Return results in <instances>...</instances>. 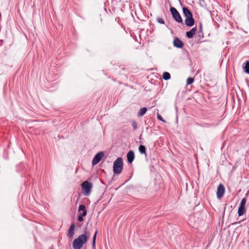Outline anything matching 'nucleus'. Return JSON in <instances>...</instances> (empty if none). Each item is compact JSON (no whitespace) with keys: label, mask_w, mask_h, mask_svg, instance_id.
<instances>
[{"label":"nucleus","mask_w":249,"mask_h":249,"mask_svg":"<svg viewBox=\"0 0 249 249\" xmlns=\"http://www.w3.org/2000/svg\"><path fill=\"white\" fill-rule=\"evenodd\" d=\"M182 12L184 16L186 18L185 24L188 27L193 26L195 23L192 12L186 7H182Z\"/></svg>","instance_id":"obj_1"},{"label":"nucleus","mask_w":249,"mask_h":249,"mask_svg":"<svg viewBox=\"0 0 249 249\" xmlns=\"http://www.w3.org/2000/svg\"><path fill=\"white\" fill-rule=\"evenodd\" d=\"M87 242V238L85 235H80L78 238L75 239L72 243L74 249H80L83 245Z\"/></svg>","instance_id":"obj_2"},{"label":"nucleus","mask_w":249,"mask_h":249,"mask_svg":"<svg viewBox=\"0 0 249 249\" xmlns=\"http://www.w3.org/2000/svg\"><path fill=\"white\" fill-rule=\"evenodd\" d=\"M123 168V162L122 158H118L113 163V171L114 174H119Z\"/></svg>","instance_id":"obj_3"},{"label":"nucleus","mask_w":249,"mask_h":249,"mask_svg":"<svg viewBox=\"0 0 249 249\" xmlns=\"http://www.w3.org/2000/svg\"><path fill=\"white\" fill-rule=\"evenodd\" d=\"M82 193L85 196L89 195L92 187V183L88 180L84 181L82 184Z\"/></svg>","instance_id":"obj_4"},{"label":"nucleus","mask_w":249,"mask_h":249,"mask_svg":"<svg viewBox=\"0 0 249 249\" xmlns=\"http://www.w3.org/2000/svg\"><path fill=\"white\" fill-rule=\"evenodd\" d=\"M170 11L172 15L173 18L177 22H178V23L182 22V18L180 15L179 14V12L175 8L173 7H171L170 8Z\"/></svg>","instance_id":"obj_5"},{"label":"nucleus","mask_w":249,"mask_h":249,"mask_svg":"<svg viewBox=\"0 0 249 249\" xmlns=\"http://www.w3.org/2000/svg\"><path fill=\"white\" fill-rule=\"evenodd\" d=\"M104 152L103 151H101L97 153L94 157L92 161V164L93 166L96 165L99 161L101 160L103 157L104 156Z\"/></svg>","instance_id":"obj_6"},{"label":"nucleus","mask_w":249,"mask_h":249,"mask_svg":"<svg viewBox=\"0 0 249 249\" xmlns=\"http://www.w3.org/2000/svg\"><path fill=\"white\" fill-rule=\"evenodd\" d=\"M225 187L224 185L220 183L217 189L216 196L218 199H221L225 193Z\"/></svg>","instance_id":"obj_7"},{"label":"nucleus","mask_w":249,"mask_h":249,"mask_svg":"<svg viewBox=\"0 0 249 249\" xmlns=\"http://www.w3.org/2000/svg\"><path fill=\"white\" fill-rule=\"evenodd\" d=\"M173 45L177 48H182L184 46V43L178 37H175L173 41Z\"/></svg>","instance_id":"obj_8"},{"label":"nucleus","mask_w":249,"mask_h":249,"mask_svg":"<svg viewBox=\"0 0 249 249\" xmlns=\"http://www.w3.org/2000/svg\"><path fill=\"white\" fill-rule=\"evenodd\" d=\"M197 31V28L195 27L191 29L189 31H187L186 33V36L188 38H192L194 37Z\"/></svg>","instance_id":"obj_9"},{"label":"nucleus","mask_w":249,"mask_h":249,"mask_svg":"<svg viewBox=\"0 0 249 249\" xmlns=\"http://www.w3.org/2000/svg\"><path fill=\"white\" fill-rule=\"evenodd\" d=\"M127 160L129 163H131L135 158L134 152L132 150H130L127 154Z\"/></svg>","instance_id":"obj_10"},{"label":"nucleus","mask_w":249,"mask_h":249,"mask_svg":"<svg viewBox=\"0 0 249 249\" xmlns=\"http://www.w3.org/2000/svg\"><path fill=\"white\" fill-rule=\"evenodd\" d=\"M74 223H72L69 229L68 236L69 238H72L74 234Z\"/></svg>","instance_id":"obj_11"},{"label":"nucleus","mask_w":249,"mask_h":249,"mask_svg":"<svg viewBox=\"0 0 249 249\" xmlns=\"http://www.w3.org/2000/svg\"><path fill=\"white\" fill-rule=\"evenodd\" d=\"M81 211H82V213H80V214L82 215V216H85L87 215V211L86 209V207L84 205L82 204L79 206L78 212Z\"/></svg>","instance_id":"obj_12"},{"label":"nucleus","mask_w":249,"mask_h":249,"mask_svg":"<svg viewBox=\"0 0 249 249\" xmlns=\"http://www.w3.org/2000/svg\"><path fill=\"white\" fill-rule=\"evenodd\" d=\"M244 71L247 74H249V61H246L243 65Z\"/></svg>","instance_id":"obj_13"},{"label":"nucleus","mask_w":249,"mask_h":249,"mask_svg":"<svg viewBox=\"0 0 249 249\" xmlns=\"http://www.w3.org/2000/svg\"><path fill=\"white\" fill-rule=\"evenodd\" d=\"M139 151L141 154H144L145 156H147L146 153V147L144 145H140L139 147Z\"/></svg>","instance_id":"obj_14"},{"label":"nucleus","mask_w":249,"mask_h":249,"mask_svg":"<svg viewBox=\"0 0 249 249\" xmlns=\"http://www.w3.org/2000/svg\"><path fill=\"white\" fill-rule=\"evenodd\" d=\"M147 110V109L145 107L142 108L138 113V116L141 117L143 116L145 114Z\"/></svg>","instance_id":"obj_15"},{"label":"nucleus","mask_w":249,"mask_h":249,"mask_svg":"<svg viewBox=\"0 0 249 249\" xmlns=\"http://www.w3.org/2000/svg\"><path fill=\"white\" fill-rule=\"evenodd\" d=\"M246 212L245 207H239L238 214L239 216L243 215Z\"/></svg>","instance_id":"obj_16"},{"label":"nucleus","mask_w":249,"mask_h":249,"mask_svg":"<svg viewBox=\"0 0 249 249\" xmlns=\"http://www.w3.org/2000/svg\"><path fill=\"white\" fill-rule=\"evenodd\" d=\"M84 232V234H82V235H85L86 236V237L87 238V241L89 238V237L90 236V231L89 230H88V229L87 227H86Z\"/></svg>","instance_id":"obj_17"},{"label":"nucleus","mask_w":249,"mask_h":249,"mask_svg":"<svg viewBox=\"0 0 249 249\" xmlns=\"http://www.w3.org/2000/svg\"><path fill=\"white\" fill-rule=\"evenodd\" d=\"M162 78L165 80H168L171 78L170 74L168 72H164L163 73Z\"/></svg>","instance_id":"obj_18"},{"label":"nucleus","mask_w":249,"mask_h":249,"mask_svg":"<svg viewBox=\"0 0 249 249\" xmlns=\"http://www.w3.org/2000/svg\"><path fill=\"white\" fill-rule=\"evenodd\" d=\"M198 36L200 37H203V30H202V23L200 22L199 23V31L198 32Z\"/></svg>","instance_id":"obj_19"},{"label":"nucleus","mask_w":249,"mask_h":249,"mask_svg":"<svg viewBox=\"0 0 249 249\" xmlns=\"http://www.w3.org/2000/svg\"><path fill=\"white\" fill-rule=\"evenodd\" d=\"M130 122L131 123L133 129L136 130L138 128V124L137 122L134 120H131Z\"/></svg>","instance_id":"obj_20"},{"label":"nucleus","mask_w":249,"mask_h":249,"mask_svg":"<svg viewBox=\"0 0 249 249\" xmlns=\"http://www.w3.org/2000/svg\"><path fill=\"white\" fill-rule=\"evenodd\" d=\"M97 233V231L96 230L95 231V232L94 233V236L93 237V239H92V246L93 249H95V242H96Z\"/></svg>","instance_id":"obj_21"},{"label":"nucleus","mask_w":249,"mask_h":249,"mask_svg":"<svg viewBox=\"0 0 249 249\" xmlns=\"http://www.w3.org/2000/svg\"><path fill=\"white\" fill-rule=\"evenodd\" d=\"M247 202V199L244 197L243 198L240 202L239 207H245V204Z\"/></svg>","instance_id":"obj_22"},{"label":"nucleus","mask_w":249,"mask_h":249,"mask_svg":"<svg viewBox=\"0 0 249 249\" xmlns=\"http://www.w3.org/2000/svg\"><path fill=\"white\" fill-rule=\"evenodd\" d=\"M194 79L193 78L189 77L187 79V84L191 85L194 82Z\"/></svg>","instance_id":"obj_23"},{"label":"nucleus","mask_w":249,"mask_h":249,"mask_svg":"<svg viewBox=\"0 0 249 249\" xmlns=\"http://www.w3.org/2000/svg\"><path fill=\"white\" fill-rule=\"evenodd\" d=\"M157 20L160 24H164L163 19L160 17L157 18Z\"/></svg>","instance_id":"obj_24"},{"label":"nucleus","mask_w":249,"mask_h":249,"mask_svg":"<svg viewBox=\"0 0 249 249\" xmlns=\"http://www.w3.org/2000/svg\"><path fill=\"white\" fill-rule=\"evenodd\" d=\"M199 4L201 6H204L206 5L204 0H198Z\"/></svg>","instance_id":"obj_25"},{"label":"nucleus","mask_w":249,"mask_h":249,"mask_svg":"<svg viewBox=\"0 0 249 249\" xmlns=\"http://www.w3.org/2000/svg\"><path fill=\"white\" fill-rule=\"evenodd\" d=\"M157 118H158V119L159 120H160V121H162V122L165 123V122H166V121H165L163 119V118L162 117V116H161L160 114H158V115H157Z\"/></svg>","instance_id":"obj_26"},{"label":"nucleus","mask_w":249,"mask_h":249,"mask_svg":"<svg viewBox=\"0 0 249 249\" xmlns=\"http://www.w3.org/2000/svg\"><path fill=\"white\" fill-rule=\"evenodd\" d=\"M83 217L84 216H82V215L81 214H79L78 216V220L79 221V222H82V221H83Z\"/></svg>","instance_id":"obj_27"},{"label":"nucleus","mask_w":249,"mask_h":249,"mask_svg":"<svg viewBox=\"0 0 249 249\" xmlns=\"http://www.w3.org/2000/svg\"><path fill=\"white\" fill-rule=\"evenodd\" d=\"M208 125H209V124H206V125H204V126H208Z\"/></svg>","instance_id":"obj_28"}]
</instances>
